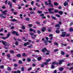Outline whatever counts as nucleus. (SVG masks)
Wrapping results in <instances>:
<instances>
[{
	"instance_id": "f257e3e1",
	"label": "nucleus",
	"mask_w": 73,
	"mask_h": 73,
	"mask_svg": "<svg viewBox=\"0 0 73 73\" xmlns=\"http://www.w3.org/2000/svg\"><path fill=\"white\" fill-rule=\"evenodd\" d=\"M62 35H60V36L61 37H65L67 36V37H69L70 36V35L68 34L66 35V32H63L62 33Z\"/></svg>"
},
{
	"instance_id": "f03ea898",
	"label": "nucleus",
	"mask_w": 73,
	"mask_h": 73,
	"mask_svg": "<svg viewBox=\"0 0 73 73\" xmlns=\"http://www.w3.org/2000/svg\"><path fill=\"white\" fill-rule=\"evenodd\" d=\"M65 61L64 60H61L59 61V63H56L55 62H52V64H56V65H58V64H62V62H64Z\"/></svg>"
},
{
	"instance_id": "7ed1b4c3",
	"label": "nucleus",
	"mask_w": 73,
	"mask_h": 73,
	"mask_svg": "<svg viewBox=\"0 0 73 73\" xmlns=\"http://www.w3.org/2000/svg\"><path fill=\"white\" fill-rule=\"evenodd\" d=\"M2 44H3V45H7V46H9V44L7 43L6 42H4V41L2 40Z\"/></svg>"
},
{
	"instance_id": "20e7f679",
	"label": "nucleus",
	"mask_w": 73,
	"mask_h": 73,
	"mask_svg": "<svg viewBox=\"0 0 73 73\" xmlns=\"http://www.w3.org/2000/svg\"><path fill=\"white\" fill-rule=\"evenodd\" d=\"M8 12V11L6 10L5 11H3L2 12V13H3V15H7V12Z\"/></svg>"
},
{
	"instance_id": "39448f33",
	"label": "nucleus",
	"mask_w": 73,
	"mask_h": 73,
	"mask_svg": "<svg viewBox=\"0 0 73 73\" xmlns=\"http://www.w3.org/2000/svg\"><path fill=\"white\" fill-rule=\"evenodd\" d=\"M8 5H10V7L11 8H12V3L11 2V1H8Z\"/></svg>"
},
{
	"instance_id": "423d86ee",
	"label": "nucleus",
	"mask_w": 73,
	"mask_h": 73,
	"mask_svg": "<svg viewBox=\"0 0 73 73\" xmlns=\"http://www.w3.org/2000/svg\"><path fill=\"white\" fill-rule=\"evenodd\" d=\"M49 2V4L50 5L51 7H53V5L52 3H51V0H48V1Z\"/></svg>"
},
{
	"instance_id": "0eeeda50",
	"label": "nucleus",
	"mask_w": 73,
	"mask_h": 73,
	"mask_svg": "<svg viewBox=\"0 0 73 73\" xmlns=\"http://www.w3.org/2000/svg\"><path fill=\"white\" fill-rule=\"evenodd\" d=\"M63 4L64 6H66L67 5H68V2L66 1Z\"/></svg>"
},
{
	"instance_id": "6e6552de",
	"label": "nucleus",
	"mask_w": 73,
	"mask_h": 73,
	"mask_svg": "<svg viewBox=\"0 0 73 73\" xmlns=\"http://www.w3.org/2000/svg\"><path fill=\"white\" fill-rule=\"evenodd\" d=\"M42 52H45V51H48V50H46V48H44L42 49Z\"/></svg>"
},
{
	"instance_id": "1a4fd4ad",
	"label": "nucleus",
	"mask_w": 73,
	"mask_h": 73,
	"mask_svg": "<svg viewBox=\"0 0 73 73\" xmlns=\"http://www.w3.org/2000/svg\"><path fill=\"white\" fill-rule=\"evenodd\" d=\"M29 31L31 32H32V31H33L34 32V33H36V31L35 30L33 29H29Z\"/></svg>"
},
{
	"instance_id": "9d476101",
	"label": "nucleus",
	"mask_w": 73,
	"mask_h": 73,
	"mask_svg": "<svg viewBox=\"0 0 73 73\" xmlns=\"http://www.w3.org/2000/svg\"><path fill=\"white\" fill-rule=\"evenodd\" d=\"M29 42H27V43H25L24 44V45L25 46H26L27 45H29Z\"/></svg>"
},
{
	"instance_id": "9b49d317",
	"label": "nucleus",
	"mask_w": 73,
	"mask_h": 73,
	"mask_svg": "<svg viewBox=\"0 0 73 73\" xmlns=\"http://www.w3.org/2000/svg\"><path fill=\"white\" fill-rule=\"evenodd\" d=\"M46 30V28L45 27H43L41 30L42 32H44Z\"/></svg>"
},
{
	"instance_id": "f8f14e48",
	"label": "nucleus",
	"mask_w": 73,
	"mask_h": 73,
	"mask_svg": "<svg viewBox=\"0 0 73 73\" xmlns=\"http://www.w3.org/2000/svg\"><path fill=\"white\" fill-rule=\"evenodd\" d=\"M0 16L1 17H3V19H5L6 18V17L5 16H3V15L2 14H0Z\"/></svg>"
},
{
	"instance_id": "ddd939ff",
	"label": "nucleus",
	"mask_w": 73,
	"mask_h": 73,
	"mask_svg": "<svg viewBox=\"0 0 73 73\" xmlns=\"http://www.w3.org/2000/svg\"><path fill=\"white\" fill-rule=\"evenodd\" d=\"M58 13L61 15H62L63 14V12L62 11H59L58 12Z\"/></svg>"
},
{
	"instance_id": "4468645a",
	"label": "nucleus",
	"mask_w": 73,
	"mask_h": 73,
	"mask_svg": "<svg viewBox=\"0 0 73 73\" xmlns=\"http://www.w3.org/2000/svg\"><path fill=\"white\" fill-rule=\"evenodd\" d=\"M59 70L60 71H62L64 70V68H63L60 67L59 69Z\"/></svg>"
},
{
	"instance_id": "2eb2a0df",
	"label": "nucleus",
	"mask_w": 73,
	"mask_h": 73,
	"mask_svg": "<svg viewBox=\"0 0 73 73\" xmlns=\"http://www.w3.org/2000/svg\"><path fill=\"white\" fill-rule=\"evenodd\" d=\"M54 45H56V46H58V43L56 42H54Z\"/></svg>"
},
{
	"instance_id": "dca6fc26",
	"label": "nucleus",
	"mask_w": 73,
	"mask_h": 73,
	"mask_svg": "<svg viewBox=\"0 0 73 73\" xmlns=\"http://www.w3.org/2000/svg\"><path fill=\"white\" fill-rule=\"evenodd\" d=\"M11 21H13V22H16V21H17V20L16 19H11Z\"/></svg>"
},
{
	"instance_id": "f3484780",
	"label": "nucleus",
	"mask_w": 73,
	"mask_h": 73,
	"mask_svg": "<svg viewBox=\"0 0 73 73\" xmlns=\"http://www.w3.org/2000/svg\"><path fill=\"white\" fill-rule=\"evenodd\" d=\"M10 35H11V34H10V33H9L7 35L6 37H7V38H8V37H9Z\"/></svg>"
},
{
	"instance_id": "a211bd4d",
	"label": "nucleus",
	"mask_w": 73,
	"mask_h": 73,
	"mask_svg": "<svg viewBox=\"0 0 73 73\" xmlns=\"http://www.w3.org/2000/svg\"><path fill=\"white\" fill-rule=\"evenodd\" d=\"M51 17L52 18V19H54V20H56V17H53V15H51Z\"/></svg>"
},
{
	"instance_id": "6ab92c4d",
	"label": "nucleus",
	"mask_w": 73,
	"mask_h": 73,
	"mask_svg": "<svg viewBox=\"0 0 73 73\" xmlns=\"http://www.w3.org/2000/svg\"><path fill=\"white\" fill-rule=\"evenodd\" d=\"M31 60L29 58H28L27 59V61L28 62H30V61H31Z\"/></svg>"
},
{
	"instance_id": "aec40b11",
	"label": "nucleus",
	"mask_w": 73,
	"mask_h": 73,
	"mask_svg": "<svg viewBox=\"0 0 73 73\" xmlns=\"http://www.w3.org/2000/svg\"><path fill=\"white\" fill-rule=\"evenodd\" d=\"M69 31H70V32H71V31L73 32V29L72 28H70V29Z\"/></svg>"
},
{
	"instance_id": "412c9836",
	"label": "nucleus",
	"mask_w": 73,
	"mask_h": 73,
	"mask_svg": "<svg viewBox=\"0 0 73 73\" xmlns=\"http://www.w3.org/2000/svg\"><path fill=\"white\" fill-rule=\"evenodd\" d=\"M29 34L30 35H31V36H33L34 35V33H32V32L30 33Z\"/></svg>"
},
{
	"instance_id": "4be33fe9",
	"label": "nucleus",
	"mask_w": 73,
	"mask_h": 73,
	"mask_svg": "<svg viewBox=\"0 0 73 73\" xmlns=\"http://www.w3.org/2000/svg\"><path fill=\"white\" fill-rule=\"evenodd\" d=\"M51 60H52L51 59H49L46 60V62H49L50 61H51Z\"/></svg>"
},
{
	"instance_id": "5701e85b",
	"label": "nucleus",
	"mask_w": 73,
	"mask_h": 73,
	"mask_svg": "<svg viewBox=\"0 0 73 73\" xmlns=\"http://www.w3.org/2000/svg\"><path fill=\"white\" fill-rule=\"evenodd\" d=\"M37 59L38 61H40L41 60V57H39L37 58Z\"/></svg>"
},
{
	"instance_id": "b1692460",
	"label": "nucleus",
	"mask_w": 73,
	"mask_h": 73,
	"mask_svg": "<svg viewBox=\"0 0 73 73\" xmlns=\"http://www.w3.org/2000/svg\"><path fill=\"white\" fill-rule=\"evenodd\" d=\"M32 46H33V45H32V44H30V46H27V48H31V47H32Z\"/></svg>"
},
{
	"instance_id": "393cba45",
	"label": "nucleus",
	"mask_w": 73,
	"mask_h": 73,
	"mask_svg": "<svg viewBox=\"0 0 73 73\" xmlns=\"http://www.w3.org/2000/svg\"><path fill=\"white\" fill-rule=\"evenodd\" d=\"M53 9H54L53 8H50L48 9V11H52V10H53Z\"/></svg>"
},
{
	"instance_id": "a878e982",
	"label": "nucleus",
	"mask_w": 73,
	"mask_h": 73,
	"mask_svg": "<svg viewBox=\"0 0 73 73\" xmlns=\"http://www.w3.org/2000/svg\"><path fill=\"white\" fill-rule=\"evenodd\" d=\"M30 14H35V12L33 11H31L30 12Z\"/></svg>"
},
{
	"instance_id": "bb28decb",
	"label": "nucleus",
	"mask_w": 73,
	"mask_h": 73,
	"mask_svg": "<svg viewBox=\"0 0 73 73\" xmlns=\"http://www.w3.org/2000/svg\"><path fill=\"white\" fill-rule=\"evenodd\" d=\"M22 29L23 30L25 29V26H23L22 27Z\"/></svg>"
},
{
	"instance_id": "cd10ccee",
	"label": "nucleus",
	"mask_w": 73,
	"mask_h": 73,
	"mask_svg": "<svg viewBox=\"0 0 73 73\" xmlns=\"http://www.w3.org/2000/svg\"><path fill=\"white\" fill-rule=\"evenodd\" d=\"M1 38L2 39H3V40H5V39H7V37H2Z\"/></svg>"
},
{
	"instance_id": "c85d7f7f",
	"label": "nucleus",
	"mask_w": 73,
	"mask_h": 73,
	"mask_svg": "<svg viewBox=\"0 0 73 73\" xmlns=\"http://www.w3.org/2000/svg\"><path fill=\"white\" fill-rule=\"evenodd\" d=\"M42 11H37V13H42Z\"/></svg>"
},
{
	"instance_id": "c756f323",
	"label": "nucleus",
	"mask_w": 73,
	"mask_h": 73,
	"mask_svg": "<svg viewBox=\"0 0 73 73\" xmlns=\"http://www.w3.org/2000/svg\"><path fill=\"white\" fill-rule=\"evenodd\" d=\"M56 33H59L60 31L59 30H56Z\"/></svg>"
},
{
	"instance_id": "7c9ffc66",
	"label": "nucleus",
	"mask_w": 73,
	"mask_h": 73,
	"mask_svg": "<svg viewBox=\"0 0 73 73\" xmlns=\"http://www.w3.org/2000/svg\"><path fill=\"white\" fill-rule=\"evenodd\" d=\"M33 26V25H32L31 24H29L28 25V26L29 27H32Z\"/></svg>"
},
{
	"instance_id": "2f4dec72",
	"label": "nucleus",
	"mask_w": 73,
	"mask_h": 73,
	"mask_svg": "<svg viewBox=\"0 0 73 73\" xmlns=\"http://www.w3.org/2000/svg\"><path fill=\"white\" fill-rule=\"evenodd\" d=\"M58 11L57 10H55L54 11V12H55V13H58Z\"/></svg>"
},
{
	"instance_id": "473e14b6",
	"label": "nucleus",
	"mask_w": 73,
	"mask_h": 73,
	"mask_svg": "<svg viewBox=\"0 0 73 73\" xmlns=\"http://www.w3.org/2000/svg\"><path fill=\"white\" fill-rule=\"evenodd\" d=\"M58 5V3H56V2L54 3V5L57 6V5Z\"/></svg>"
},
{
	"instance_id": "72a5a7b5",
	"label": "nucleus",
	"mask_w": 73,
	"mask_h": 73,
	"mask_svg": "<svg viewBox=\"0 0 73 73\" xmlns=\"http://www.w3.org/2000/svg\"><path fill=\"white\" fill-rule=\"evenodd\" d=\"M17 56L18 57H21V54H18L17 55Z\"/></svg>"
},
{
	"instance_id": "f704fd0d",
	"label": "nucleus",
	"mask_w": 73,
	"mask_h": 73,
	"mask_svg": "<svg viewBox=\"0 0 73 73\" xmlns=\"http://www.w3.org/2000/svg\"><path fill=\"white\" fill-rule=\"evenodd\" d=\"M10 53H12V54H13V53H14V51H13L12 50H11L10 51Z\"/></svg>"
},
{
	"instance_id": "c9c22d12",
	"label": "nucleus",
	"mask_w": 73,
	"mask_h": 73,
	"mask_svg": "<svg viewBox=\"0 0 73 73\" xmlns=\"http://www.w3.org/2000/svg\"><path fill=\"white\" fill-rule=\"evenodd\" d=\"M15 44L16 45H18L19 44V43L18 42H16Z\"/></svg>"
},
{
	"instance_id": "e433bc0d",
	"label": "nucleus",
	"mask_w": 73,
	"mask_h": 73,
	"mask_svg": "<svg viewBox=\"0 0 73 73\" xmlns=\"http://www.w3.org/2000/svg\"><path fill=\"white\" fill-rule=\"evenodd\" d=\"M60 25L58 24L55 25V27H60Z\"/></svg>"
},
{
	"instance_id": "4c0bfd02",
	"label": "nucleus",
	"mask_w": 73,
	"mask_h": 73,
	"mask_svg": "<svg viewBox=\"0 0 73 73\" xmlns=\"http://www.w3.org/2000/svg\"><path fill=\"white\" fill-rule=\"evenodd\" d=\"M54 65H52L51 66V68L54 69Z\"/></svg>"
},
{
	"instance_id": "58836bf2",
	"label": "nucleus",
	"mask_w": 73,
	"mask_h": 73,
	"mask_svg": "<svg viewBox=\"0 0 73 73\" xmlns=\"http://www.w3.org/2000/svg\"><path fill=\"white\" fill-rule=\"evenodd\" d=\"M7 69H8V70H11L12 69H11V68L9 67H8Z\"/></svg>"
},
{
	"instance_id": "ea45409f",
	"label": "nucleus",
	"mask_w": 73,
	"mask_h": 73,
	"mask_svg": "<svg viewBox=\"0 0 73 73\" xmlns=\"http://www.w3.org/2000/svg\"><path fill=\"white\" fill-rule=\"evenodd\" d=\"M15 34L16 36H19V34H18V33H17V32H15Z\"/></svg>"
},
{
	"instance_id": "a19ab883",
	"label": "nucleus",
	"mask_w": 73,
	"mask_h": 73,
	"mask_svg": "<svg viewBox=\"0 0 73 73\" xmlns=\"http://www.w3.org/2000/svg\"><path fill=\"white\" fill-rule=\"evenodd\" d=\"M15 33H16V32L15 31H12V34H15Z\"/></svg>"
},
{
	"instance_id": "79ce46f5",
	"label": "nucleus",
	"mask_w": 73,
	"mask_h": 73,
	"mask_svg": "<svg viewBox=\"0 0 73 73\" xmlns=\"http://www.w3.org/2000/svg\"><path fill=\"white\" fill-rule=\"evenodd\" d=\"M56 16H57V17H60V15H59L58 14H57L56 15Z\"/></svg>"
},
{
	"instance_id": "37998d69",
	"label": "nucleus",
	"mask_w": 73,
	"mask_h": 73,
	"mask_svg": "<svg viewBox=\"0 0 73 73\" xmlns=\"http://www.w3.org/2000/svg\"><path fill=\"white\" fill-rule=\"evenodd\" d=\"M49 13H54V12L53 11H49Z\"/></svg>"
},
{
	"instance_id": "c03bdc74",
	"label": "nucleus",
	"mask_w": 73,
	"mask_h": 73,
	"mask_svg": "<svg viewBox=\"0 0 73 73\" xmlns=\"http://www.w3.org/2000/svg\"><path fill=\"white\" fill-rule=\"evenodd\" d=\"M25 20H27V21H29V18H26Z\"/></svg>"
},
{
	"instance_id": "a18cd8bd",
	"label": "nucleus",
	"mask_w": 73,
	"mask_h": 73,
	"mask_svg": "<svg viewBox=\"0 0 73 73\" xmlns=\"http://www.w3.org/2000/svg\"><path fill=\"white\" fill-rule=\"evenodd\" d=\"M37 32L38 34H40V33H41V31L39 30H38Z\"/></svg>"
},
{
	"instance_id": "49530a36",
	"label": "nucleus",
	"mask_w": 73,
	"mask_h": 73,
	"mask_svg": "<svg viewBox=\"0 0 73 73\" xmlns=\"http://www.w3.org/2000/svg\"><path fill=\"white\" fill-rule=\"evenodd\" d=\"M36 5H37L38 7H40V5H38V3H36Z\"/></svg>"
},
{
	"instance_id": "de8ad7c7",
	"label": "nucleus",
	"mask_w": 73,
	"mask_h": 73,
	"mask_svg": "<svg viewBox=\"0 0 73 73\" xmlns=\"http://www.w3.org/2000/svg\"><path fill=\"white\" fill-rule=\"evenodd\" d=\"M21 70H22V71H24V67H22Z\"/></svg>"
},
{
	"instance_id": "09e8293b",
	"label": "nucleus",
	"mask_w": 73,
	"mask_h": 73,
	"mask_svg": "<svg viewBox=\"0 0 73 73\" xmlns=\"http://www.w3.org/2000/svg\"><path fill=\"white\" fill-rule=\"evenodd\" d=\"M31 69H32V67H30L27 70L28 71H29V70H31Z\"/></svg>"
},
{
	"instance_id": "8fccbe9b",
	"label": "nucleus",
	"mask_w": 73,
	"mask_h": 73,
	"mask_svg": "<svg viewBox=\"0 0 73 73\" xmlns=\"http://www.w3.org/2000/svg\"><path fill=\"white\" fill-rule=\"evenodd\" d=\"M31 5H33V4H34V1H32L31 2Z\"/></svg>"
},
{
	"instance_id": "3c124183",
	"label": "nucleus",
	"mask_w": 73,
	"mask_h": 73,
	"mask_svg": "<svg viewBox=\"0 0 73 73\" xmlns=\"http://www.w3.org/2000/svg\"><path fill=\"white\" fill-rule=\"evenodd\" d=\"M61 54H62V55H64V52L63 51H62L61 52Z\"/></svg>"
},
{
	"instance_id": "603ef678",
	"label": "nucleus",
	"mask_w": 73,
	"mask_h": 73,
	"mask_svg": "<svg viewBox=\"0 0 73 73\" xmlns=\"http://www.w3.org/2000/svg\"><path fill=\"white\" fill-rule=\"evenodd\" d=\"M58 49H55L54 50V52H57L58 51Z\"/></svg>"
},
{
	"instance_id": "864d4df0",
	"label": "nucleus",
	"mask_w": 73,
	"mask_h": 73,
	"mask_svg": "<svg viewBox=\"0 0 73 73\" xmlns=\"http://www.w3.org/2000/svg\"><path fill=\"white\" fill-rule=\"evenodd\" d=\"M19 64H22V61H21V60H19Z\"/></svg>"
},
{
	"instance_id": "5fc2aeb1",
	"label": "nucleus",
	"mask_w": 73,
	"mask_h": 73,
	"mask_svg": "<svg viewBox=\"0 0 73 73\" xmlns=\"http://www.w3.org/2000/svg\"><path fill=\"white\" fill-rule=\"evenodd\" d=\"M17 0H13L12 1L13 2V3H16V1Z\"/></svg>"
},
{
	"instance_id": "6e6d98bb",
	"label": "nucleus",
	"mask_w": 73,
	"mask_h": 73,
	"mask_svg": "<svg viewBox=\"0 0 73 73\" xmlns=\"http://www.w3.org/2000/svg\"><path fill=\"white\" fill-rule=\"evenodd\" d=\"M49 37H53V34H50L49 35Z\"/></svg>"
},
{
	"instance_id": "4d7b16f0",
	"label": "nucleus",
	"mask_w": 73,
	"mask_h": 73,
	"mask_svg": "<svg viewBox=\"0 0 73 73\" xmlns=\"http://www.w3.org/2000/svg\"><path fill=\"white\" fill-rule=\"evenodd\" d=\"M7 56L9 58L10 57V55L9 54H7Z\"/></svg>"
},
{
	"instance_id": "13d9d810",
	"label": "nucleus",
	"mask_w": 73,
	"mask_h": 73,
	"mask_svg": "<svg viewBox=\"0 0 73 73\" xmlns=\"http://www.w3.org/2000/svg\"><path fill=\"white\" fill-rule=\"evenodd\" d=\"M44 65H47L48 64V62H45L43 63Z\"/></svg>"
},
{
	"instance_id": "bf43d9fd",
	"label": "nucleus",
	"mask_w": 73,
	"mask_h": 73,
	"mask_svg": "<svg viewBox=\"0 0 73 73\" xmlns=\"http://www.w3.org/2000/svg\"><path fill=\"white\" fill-rule=\"evenodd\" d=\"M73 22H72L70 24V26H72V25H73Z\"/></svg>"
},
{
	"instance_id": "052dcab7",
	"label": "nucleus",
	"mask_w": 73,
	"mask_h": 73,
	"mask_svg": "<svg viewBox=\"0 0 73 73\" xmlns=\"http://www.w3.org/2000/svg\"><path fill=\"white\" fill-rule=\"evenodd\" d=\"M40 16H44V14H41L40 15Z\"/></svg>"
},
{
	"instance_id": "680f3d73",
	"label": "nucleus",
	"mask_w": 73,
	"mask_h": 73,
	"mask_svg": "<svg viewBox=\"0 0 73 73\" xmlns=\"http://www.w3.org/2000/svg\"><path fill=\"white\" fill-rule=\"evenodd\" d=\"M0 68H4V66L2 65V66H1Z\"/></svg>"
},
{
	"instance_id": "e2e57ef3",
	"label": "nucleus",
	"mask_w": 73,
	"mask_h": 73,
	"mask_svg": "<svg viewBox=\"0 0 73 73\" xmlns=\"http://www.w3.org/2000/svg\"><path fill=\"white\" fill-rule=\"evenodd\" d=\"M48 42H49V43H52V41L51 40H48Z\"/></svg>"
},
{
	"instance_id": "0e129e2a",
	"label": "nucleus",
	"mask_w": 73,
	"mask_h": 73,
	"mask_svg": "<svg viewBox=\"0 0 73 73\" xmlns=\"http://www.w3.org/2000/svg\"><path fill=\"white\" fill-rule=\"evenodd\" d=\"M17 73H20L21 72L19 70L17 71Z\"/></svg>"
},
{
	"instance_id": "69168bd1",
	"label": "nucleus",
	"mask_w": 73,
	"mask_h": 73,
	"mask_svg": "<svg viewBox=\"0 0 73 73\" xmlns=\"http://www.w3.org/2000/svg\"><path fill=\"white\" fill-rule=\"evenodd\" d=\"M45 4L47 5H48V2H45Z\"/></svg>"
},
{
	"instance_id": "338daca9",
	"label": "nucleus",
	"mask_w": 73,
	"mask_h": 73,
	"mask_svg": "<svg viewBox=\"0 0 73 73\" xmlns=\"http://www.w3.org/2000/svg\"><path fill=\"white\" fill-rule=\"evenodd\" d=\"M12 73H17L16 71H12Z\"/></svg>"
},
{
	"instance_id": "774afa93",
	"label": "nucleus",
	"mask_w": 73,
	"mask_h": 73,
	"mask_svg": "<svg viewBox=\"0 0 73 73\" xmlns=\"http://www.w3.org/2000/svg\"><path fill=\"white\" fill-rule=\"evenodd\" d=\"M69 70H72V69H73V67L70 68H69Z\"/></svg>"
}]
</instances>
